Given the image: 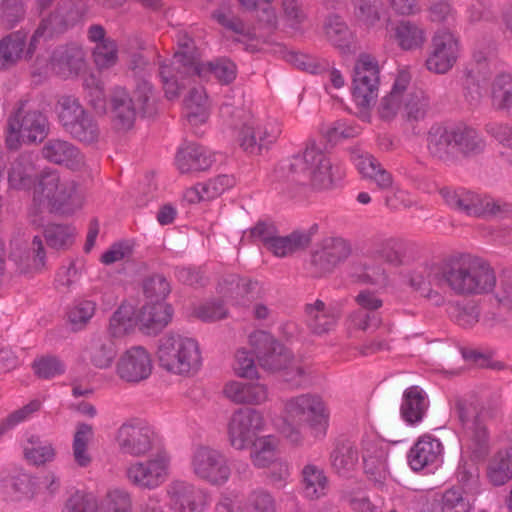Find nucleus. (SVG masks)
Returning <instances> with one entry per match:
<instances>
[{
  "label": "nucleus",
  "instance_id": "nucleus-2",
  "mask_svg": "<svg viewBox=\"0 0 512 512\" xmlns=\"http://www.w3.org/2000/svg\"><path fill=\"white\" fill-rule=\"evenodd\" d=\"M275 189L291 192L297 187L309 186L323 191L333 187L334 178L330 159L315 146L309 145L302 154L278 165L271 176Z\"/></svg>",
  "mask_w": 512,
  "mask_h": 512
},
{
  "label": "nucleus",
  "instance_id": "nucleus-34",
  "mask_svg": "<svg viewBox=\"0 0 512 512\" xmlns=\"http://www.w3.org/2000/svg\"><path fill=\"white\" fill-rule=\"evenodd\" d=\"M456 159L461 154L464 157H472L482 153L486 147L482 136L472 127L458 124L453 125Z\"/></svg>",
  "mask_w": 512,
  "mask_h": 512
},
{
  "label": "nucleus",
  "instance_id": "nucleus-8",
  "mask_svg": "<svg viewBox=\"0 0 512 512\" xmlns=\"http://www.w3.org/2000/svg\"><path fill=\"white\" fill-rule=\"evenodd\" d=\"M249 342L263 369L270 372L285 370V380L288 382L305 375L304 368L294 360L291 351L271 334L264 331L253 332L249 336Z\"/></svg>",
  "mask_w": 512,
  "mask_h": 512
},
{
  "label": "nucleus",
  "instance_id": "nucleus-20",
  "mask_svg": "<svg viewBox=\"0 0 512 512\" xmlns=\"http://www.w3.org/2000/svg\"><path fill=\"white\" fill-rule=\"evenodd\" d=\"M304 314L309 332L324 336L335 330L342 313L339 308L316 299L313 303L305 304Z\"/></svg>",
  "mask_w": 512,
  "mask_h": 512
},
{
  "label": "nucleus",
  "instance_id": "nucleus-42",
  "mask_svg": "<svg viewBox=\"0 0 512 512\" xmlns=\"http://www.w3.org/2000/svg\"><path fill=\"white\" fill-rule=\"evenodd\" d=\"M382 325L383 319L381 314L371 313L358 308L351 310L345 318V326L349 334L371 332Z\"/></svg>",
  "mask_w": 512,
  "mask_h": 512
},
{
  "label": "nucleus",
  "instance_id": "nucleus-64",
  "mask_svg": "<svg viewBox=\"0 0 512 512\" xmlns=\"http://www.w3.org/2000/svg\"><path fill=\"white\" fill-rule=\"evenodd\" d=\"M246 512H276V504L268 492L257 490L249 495Z\"/></svg>",
  "mask_w": 512,
  "mask_h": 512
},
{
  "label": "nucleus",
  "instance_id": "nucleus-38",
  "mask_svg": "<svg viewBox=\"0 0 512 512\" xmlns=\"http://www.w3.org/2000/svg\"><path fill=\"white\" fill-rule=\"evenodd\" d=\"M186 118L191 125H199L208 119V99L203 87H192L184 100Z\"/></svg>",
  "mask_w": 512,
  "mask_h": 512
},
{
  "label": "nucleus",
  "instance_id": "nucleus-40",
  "mask_svg": "<svg viewBox=\"0 0 512 512\" xmlns=\"http://www.w3.org/2000/svg\"><path fill=\"white\" fill-rule=\"evenodd\" d=\"M356 165L359 172L364 177L373 180L380 189L388 190L392 187V175L383 168L373 155H360Z\"/></svg>",
  "mask_w": 512,
  "mask_h": 512
},
{
  "label": "nucleus",
  "instance_id": "nucleus-54",
  "mask_svg": "<svg viewBox=\"0 0 512 512\" xmlns=\"http://www.w3.org/2000/svg\"><path fill=\"white\" fill-rule=\"evenodd\" d=\"M142 291L150 302H164L171 291V287L163 275L153 274L143 280Z\"/></svg>",
  "mask_w": 512,
  "mask_h": 512
},
{
  "label": "nucleus",
  "instance_id": "nucleus-32",
  "mask_svg": "<svg viewBox=\"0 0 512 512\" xmlns=\"http://www.w3.org/2000/svg\"><path fill=\"white\" fill-rule=\"evenodd\" d=\"M393 39L404 51L422 49L427 40L425 28L410 20H401L393 27Z\"/></svg>",
  "mask_w": 512,
  "mask_h": 512
},
{
  "label": "nucleus",
  "instance_id": "nucleus-48",
  "mask_svg": "<svg viewBox=\"0 0 512 512\" xmlns=\"http://www.w3.org/2000/svg\"><path fill=\"white\" fill-rule=\"evenodd\" d=\"M488 478L495 486L505 484L512 478V450L499 451L488 467Z\"/></svg>",
  "mask_w": 512,
  "mask_h": 512
},
{
  "label": "nucleus",
  "instance_id": "nucleus-28",
  "mask_svg": "<svg viewBox=\"0 0 512 512\" xmlns=\"http://www.w3.org/2000/svg\"><path fill=\"white\" fill-rule=\"evenodd\" d=\"M157 444V434L146 420L138 417L130 418V456H145Z\"/></svg>",
  "mask_w": 512,
  "mask_h": 512
},
{
  "label": "nucleus",
  "instance_id": "nucleus-46",
  "mask_svg": "<svg viewBox=\"0 0 512 512\" xmlns=\"http://www.w3.org/2000/svg\"><path fill=\"white\" fill-rule=\"evenodd\" d=\"M107 112L110 114L115 129H126L128 114V92L125 87H115L112 90Z\"/></svg>",
  "mask_w": 512,
  "mask_h": 512
},
{
  "label": "nucleus",
  "instance_id": "nucleus-9",
  "mask_svg": "<svg viewBox=\"0 0 512 512\" xmlns=\"http://www.w3.org/2000/svg\"><path fill=\"white\" fill-rule=\"evenodd\" d=\"M48 133L47 117L41 111L29 108L26 101H21L7 120L6 145L9 149L16 150L21 143L42 142Z\"/></svg>",
  "mask_w": 512,
  "mask_h": 512
},
{
  "label": "nucleus",
  "instance_id": "nucleus-41",
  "mask_svg": "<svg viewBox=\"0 0 512 512\" xmlns=\"http://www.w3.org/2000/svg\"><path fill=\"white\" fill-rule=\"evenodd\" d=\"M35 167L30 155L21 154L10 165L8 182L11 188L20 190L30 187Z\"/></svg>",
  "mask_w": 512,
  "mask_h": 512
},
{
  "label": "nucleus",
  "instance_id": "nucleus-4",
  "mask_svg": "<svg viewBox=\"0 0 512 512\" xmlns=\"http://www.w3.org/2000/svg\"><path fill=\"white\" fill-rule=\"evenodd\" d=\"M130 70L134 71L135 87L130 95V111L140 118H150L157 114V100L149 79L151 63L148 59L152 53L151 45L141 35H134L130 41Z\"/></svg>",
  "mask_w": 512,
  "mask_h": 512
},
{
  "label": "nucleus",
  "instance_id": "nucleus-60",
  "mask_svg": "<svg viewBox=\"0 0 512 512\" xmlns=\"http://www.w3.org/2000/svg\"><path fill=\"white\" fill-rule=\"evenodd\" d=\"M471 503L458 488L446 490L441 498V512H469Z\"/></svg>",
  "mask_w": 512,
  "mask_h": 512
},
{
  "label": "nucleus",
  "instance_id": "nucleus-56",
  "mask_svg": "<svg viewBox=\"0 0 512 512\" xmlns=\"http://www.w3.org/2000/svg\"><path fill=\"white\" fill-rule=\"evenodd\" d=\"M387 454L381 447L371 446L363 454L364 470L372 476L382 477L387 470Z\"/></svg>",
  "mask_w": 512,
  "mask_h": 512
},
{
  "label": "nucleus",
  "instance_id": "nucleus-30",
  "mask_svg": "<svg viewBox=\"0 0 512 512\" xmlns=\"http://www.w3.org/2000/svg\"><path fill=\"white\" fill-rule=\"evenodd\" d=\"M442 454V444L438 439L424 435L418 439L408 454L410 467L414 471L436 463Z\"/></svg>",
  "mask_w": 512,
  "mask_h": 512
},
{
  "label": "nucleus",
  "instance_id": "nucleus-43",
  "mask_svg": "<svg viewBox=\"0 0 512 512\" xmlns=\"http://www.w3.org/2000/svg\"><path fill=\"white\" fill-rule=\"evenodd\" d=\"M43 236L50 248L66 250L70 248L75 241L76 229L69 224L51 223L45 226Z\"/></svg>",
  "mask_w": 512,
  "mask_h": 512
},
{
  "label": "nucleus",
  "instance_id": "nucleus-55",
  "mask_svg": "<svg viewBox=\"0 0 512 512\" xmlns=\"http://www.w3.org/2000/svg\"><path fill=\"white\" fill-rule=\"evenodd\" d=\"M470 430V444L471 450L475 459H483L489 453V434L484 423L473 422V425L468 427Z\"/></svg>",
  "mask_w": 512,
  "mask_h": 512
},
{
  "label": "nucleus",
  "instance_id": "nucleus-37",
  "mask_svg": "<svg viewBox=\"0 0 512 512\" xmlns=\"http://www.w3.org/2000/svg\"><path fill=\"white\" fill-rule=\"evenodd\" d=\"M26 44V34L16 31L0 40V69L6 70L20 59Z\"/></svg>",
  "mask_w": 512,
  "mask_h": 512
},
{
  "label": "nucleus",
  "instance_id": "nucleus-33",
  "mask_svg": "<svg viewBox=\"0 0 512 512\" xmlns=\"http://www.w3.org/2000/svg\"><path fill=\"white\" fill-rule=\"evenodd\" d=\"M428 406L429 403L423 390L418 386H411L403 394L400 407L401 417L408 424L419 423L423 419Z\"/></svg>",
  "mask_w": 512,
  "mask_h": 512
},
{
  "label": "nucleus",
  "instance_id": "nucleus-10",
  "mask_svg": "<svg viewBox=\"0 0 512 512\" xmlns=\"http://www.w3.org/2000/svg\"><path fill=\"white\" fill-rule=\"evenodd\" d=\"M379 65L369 54H360L354 65L352 95L357 106L356 115L370 122L371 107L375 103L379 86Z\"/></svg>",
  "mask_w": 512,
  "mask_h": 512
},
{
  "label": "nucleus",
  "instance_id": "nucleus-23",
  "mask_svg": "<svg viewBox=\"0 0 512 512\" xmlns=\"http://www.w3.org/2000/svg\"><path fill=\"white\" fill-rule=\"evenodd\" d=\"M455 142L453 125L435 124L430 127L427 134V150L433 159L443 163L456 161Z\"/></svg>",
  "mask_w": 512,
  "mask_h": 512
},
{
  "label": "nucleus",
  "instance_id": "nucleus-44",
  "mask_svg": "<svg viewBox=\"0 0 512 512\" xmlns=\"http://www.w3.org/2000/svg\"><path fill=\"white\" fill-rule=\"evenodd\" d=\"M491 102L496 110L512 115V76L500 74L491 85Z\"/></svg>",
  "mask_w": 512,
  "mask_h": 512
},
{
  "label": "nucleus",
  "instance_id": "nucleus-39",
  "mask_svg": "<svg viewBox=\"0 0 512 512\" xmlns=\"http://www.w3.org/2000/svg\"><path fill=\"white\" fill-rule=\"evenodd\" d=\"M301 474L302 488L307 498L315 500L326 494L328 479L322 468L307 464L303 467Z\"/></svg>",
  "mask_w": 512,
  "mask_h": 512
},
{
  "label": "nucleus",
  "instance_id": "nucleus-5",
  "mask_svg": "<svg viewBox=\"0 0 512 512\" xmlns=\"http://www.w3.org/2000/svg\"><path fill=\"white\" fill-rule=\"evenodd\" d=\"M178 47L171 64L160 66V77L168 100L177 99L181 91L191 84L192 78L201 76L203 71L192 38L186 33H179Z\"/></svg>",
  "mask_w": 512,
  "mask_h": 512
},
{
  "label": "nucleus",
  "instance_id": "nucleus-25",
  "mask_svg": "<svg viewBox=\"0 0 512 512\" xmlns=\"http://www.w3.org/2000/svg\"><path fill=\"white\" fill-rule=\"evenodd\" d=\"M317 231L318 225L313 224L308 229L295 230L286 236L276 235L272 242H268L267 250L276 257L290 256L298 251L305 250Z\"/></svg>",
  "mask_w": 512,
  "mask_h": 512
},
{
  "label": "nucleus",
  "instance_id": "nucleus-16",
  "mask_svg": "<svg viewBox=\"0 0 512 512\" xmlns=\"http://www.w3.org/2000/svg\"><path fill=\"white\" fill-rule=\"evenodd\" d=\"M169 508L174 512H203L207 494L194 484L173 480L166 487Z\"/></svg>",
  "mask_w": 512,
  "mask_h": 512
},
{
  "label": "nucleus",
  "instance_id": "nucleus-17",
  "mask_svg": "<svg viewBox=\"0 0 512 512\" xmlns=\"http://www.w3.org/2000/svg\"><path fill=\"white\" fill-rule=\"evenodd\" d=\"M169 465V454L165 450H160L153 458L131 465L130 479L140 488H156L166 480Z\"/></svg>",
  "mask_w": 512,
  "mask_h": 512
},
{
  "label": "nucleus",
  "instance_id": "nucleus-1",
  "mask_svg": "<svg viewBox=\"0 0 512 512\" xmlns=\"http://www.w3.org/2000/svg\"><path fill=\"white\" fill-rule=\"evenodd\" d=\"M410 287L431 305L441 307L446 286L456 296L489 293L496 285L495 271L484 258L470 253L450 255L438 262H424L409 274Z\"/></svg>",
  "mask_w": 512,
  "mask_h": 512
},
{
  "label": "nucleus",
  "instance_id": "nucleus-62",
  "mask_svg": "<svg viewBox=\"0 0 512 512\" xmlns=\"http://www.w3.org/2000/svg\"><path fill=\"white\" fill-rule=\"evenodd\" d=\"M457 478L464 493H477L479 486V470L475 463L465 461L460 464L457 471Z\"/></svg>",
  "mask_w": 512,
  "mask_h": 512
},
{
  "label": "nucleus",
  "instance_id": "nucleus-7",
  "mask_svg": "<svg viewBox=\"0 0 512 512\" xmlns=\"http://www.w3.org/2000/svg\"><path fill=\"white\" fill-rule=\"evenodd\" d=\"M440 194L447 206L467 216L504 219L512 216V204L465 189L442 188Z\"/></svg>",
  "mask_w": 512,
  "mask_h": 512
},
{
  "label": "nucleus",
  "instance_id": "nucleus-15",
  "mask_svg": "<svg viewBox=\"0 0 512 512\" xmlns=\"http://www.w3.org/2000/svg\"><path fill=\"white\" fill-rule=\"evenodd\" d=\"M263 426L264 418L261 412L252 408L238 409L228 424L230 444L237 450L246 448Z\"/></svg>",
  "mask_w": 512,
  "mask_h": 512
},
{
  "label": "nucleus",
  "instance_id": "nucleus-26",
  "mask_svg": "<svg viewBox=\"0 0 512 512\" xmlns=\"http://www.w3.org/2000/svg\"><path fill=\"white\" fill-rule=\"evenodd\" d=\"M351 254L350 243L341 237H330L324 240L322 250L314 255L313 263L321 272H331L338 264Z\"/></svg>",
  "mask_w": 512,
  "mask_h": 512
},
{
  "label": "nucleus",
  "instance_id": "nucleus-19",
  "mask_svg": "<svg viewBox=\"0 0 512 512\" xmlns=\"http://www.w3.org/2000/svg\"><path fill=\"white\" fill-rule=\"evenodd\" d=\"M50 66L62 79L78 77L86 69L85 52L74 43L57 46L50 56Z\"/></svg>",
  "mask_w": 512,
  "mask_h": 512
},
{
  "label": "nucleus",
  "instance_id": "nucleus-12",
  "mask_svg": "<svg viewBox=\"0 0 512 512\" xmlns=\"http://www.w3.org/2000/svg\"><path fill=\"white\" fill-rule=\"evenodd\" d=\"M286 417L298 424H307L314 437H323L328 427L329 414L322 399L313 394H302L285 401Z\"/></svg>",
  "mask_w": 512,
  "mask_h": 512
},
{
  "label": "nucleus",
  "instance_id": "nucleus-13",
  "mask_svg": "<svg viewBox=\"0 0 512 512\" xmlns=\"http://www.w3.org/2000/svg\"><path fill=\"white\" fill-rule=\"evenodd\" d=\"M193 474L211 485H224L231 474L225 455L209 446H198L191 456Z\"/></svg>",
  "mask_w": 512,
  "mask_h": 512
},
{
  "label": "nucleus",
  "instance_id": "nucleus-51",
  "mask_svg": "<svg viewBox=\"0 0 512 512\" xmlns=\"http://www.w3.org/2000/svg\"><path fill=\"white\" fill-rule=\"evenodd\" d=\"M404 243L401 239L388 238L378 242L373 250V255L393 266L403 263Z\"/></svg>",
  "mask_w": 512,
  "mask_h": 512
},
{
  "label": "nucleus",
  "instance_id": "nucleus-24",
  "mask_svg": "<svg viewBox=\"0 0 512 512\" xmlns=\"http://www.w3.org/2000/svg\"><path fill=\"white\" fill-rule=\"evenodd\" d=\"M213 162V154L202 145L194 142L182 145L175 157L176 166L183 174L207 170Z\"/></svg>",
  "mask_w": 512,
  "mask_h": 512
},
{
  "label": "nucleus",
  "instance_id": "nucleus-29",
  "mask_svg": "<svg viewBox=\"0 0 512 512\" xmlns=\"http://www.w3.org/2000/svg\"><path fill=\"white\" fill-rule=\"evenodd\" d=\"M223 392L236 404L260 405L268 399V388L261 383L230 381L225 385Z\"/></svg>",
  "mask_w": 512,
  "mask_h": 512
},
{
  "label": "nucleus",
  "instance_id": "nucleus-31",
  "mask_svg": "<svg viewBox=\"0 0 512 512\" xmlns=\"http://www.w3.org/2000/svg\"><path fill=\"white\" fill-rule=\"evenodd\" d=\"M220 292L239 305L246 306L259 296L258 283L237 275H228L219 283Z\"/></svg>",
  "mask_w": 512,
  "mask_h": 512
},
{
  "label": "nucleus",
  "instance_id": "nucleus-18",
  "mask_svg": "<svg viewBox=\"0 0 512 512\" xmlns=\"http://www.w3.org/2000/svg\"><path fill=\"white\" fill-rule=\"evenodd\" d=\"M172 316L173 309L169 304L162 301L148 302L133 313L130 323L142 334L156 336L168 326Z\"/></svg>",
  "mask_w": 512,
  "mask_h": 512
},
{
  "label": "nucleus",
  "instance_id": "nucleus-6",
  "mask_svg": "<svg viewBox=\"0 0 512 512\" xmlns=\"http://www.w3.org/2000/svg\"><path fill=\"white\" fill-rule=\"evenodd\" d=\"M156 356L162 369L181 376L194 375L202 363L198 342L172 332L158 340Z\"/></svg>",
  "mask_w": 512,
  "mask_h": 512
},
{
  "label": "nucleus",
  "instance_id": "nucleus-47",
  "mask_svg": "<svg viewBox=\"0 0 512 512\" xmlns=\"http://www.w3.org/2000/svg\"><path fill=\"white\" fill-rule=\"evenodd\" d=\"M332 468L341 475L351 471L358 462V451L349 441L336 445L330 456Z\"/></svg>",
  "mask_w": 512,
  "mask_h": 512
},
{
  "label": "nucleus",
  "instance_id": "nucleus-45",
  "mask_svg": "<svg viewBox=\"0 0 512 512\" xmlns=\"http://www.w3.org/2000/svg\"><path fill=\"white\" fill-rule=\"evenodd\" d=\"M153 370L150 353L142 346L130 348V383H139L149 378Z\"/></svg>",
  "mask_w": 512,
  "mask_h": 512
},
{
  "label": "nucleus",
  "instance_id": "nucleus-61",
  "mask_svg": "<svg viewBox=\"0 0 512 512\" xmlns=\"http://www.w3.org/2000/svg\"><path fill=\"white\" fill-rule=\"evenodd\" d=\"M203 68L202 76L207 72H210L217 78L221 83L228 84L232 82L236 77V66L228 59H218L213 62H208L206 65H201Z\"/></svg>",
  "mask_w": 512,
  "mask_h": 512
},
{
  "label": "nucleus",
  "instance_id": "nucleus-35",
  "mask_svg": "<svg viewBox=\"0 0 512 512\" xmlns=\"http://www.w3.org/2000/svg\"><path fill=\"white\" fill-rule=\"evenodd\" d=\"M430 110L428 95L411 83L404 94L403 112L409 122H419L425 119Z\"/></svg>",
  "mask_w": 512,
  "mask_h": 512
},
{
  "label": "nucleus",
  "instance_id": "nucleus-52",
  "mask_svg": "<svg viewBox=\"0 0 512 512\" xmlns=\"http://www.w3.org/2000/svg\"><path fill=\"white\" fill-rule=\"evenodd\" d=\"M211 18L223 28L239 35H248L246 25L235 15L230 4L222 3L211 13Z\"/></svg>",
  "mask_w": 512,
  "mask_h": 512
},
{
  "label": "nucleus",
  "instance_id": "nucleus-49",
  "mask_svg": "<svg viewBox=\"0 0 512 512\" xmlns=\"http://www.w3.org/2000/svg\"><path fill=\"white\" fill-rule=\"evenodd\" d=\"M24 455L32 464L43 465L54 459L55 449L50 442L42 440L38 436H31L24 448Z\"/></svg>",
  "mask_w": 512,
  "mask_h": 512
},
{
  "label": "nucleus",
  "instance_id": "nucleus-63",
  "mask_svg": "<svg viewBox=\"0 0 512 512\" xmlns=\"http://www.w3.org/2000/svg\"><path fill=\"white\" fill-rule=\"evenodd\" d=\"M98 508L94 495L76 492L66 501L64 512H98Z\"/></svg>",
  "mask_w": 512,
  "mask_h": 512
},
{
  "label": "nucleus",
  "instance_id": "nucleus-53",
  "mask_svg": "<svg viewBox=\"0 0 512 512\" xmlns=\"http://www.w3.org/2000/svg\"><path fill=\"white\" fill-rule=\"evenodd\" d=\"M381 0H354V15L364 26L375 27L380 21Z\"/></svg>",
  "mask_w": 512,
  "mask_h": 512
},
{
  "label": "nucleus",
  "instance_id": "nucleus-14",
  "mask_svg": "<svg viewBox=\"0 0 512 512\" xmlns=\"http://www.w3.org/2000/svg\"><path fill=\"white\" fill-rule=\"evenodd\" d=\"M458 55L457 37L448 30H439L431 39L425 67L434 74H446L457 62Z\"/></svg>",
  "mask_w": 512,
  "mask_h": 512
},
{
  "label": "nucleus",
  "instance_id": "nucleus-50",
  "mask_svg": "<svg viewBox=\"0 0 512 512\" xmlns=\"http://www.w3.org/2000/svg\"><path fill=\"white\" fill-rule=\"evenodd\" d=\"M253 443L251 459L258 468H265L277 461L276 459V441L271 436L260 437Z\"/></svg>",
  "mask_w": 512,
  "mask_h": 512
},
{
  "label": "nucleus",
  "instance_id": "nucleus-58",
  "mask_svg": "<svg viewBox=\"0 0 512 512\" xmlns=\"http://www.w3.org/2000/svg\"><path fill=\"white\" fill-rule=\"evenodd\" d=\"M459 421L464 427H470L473 422H481L482 406L473 398H459L455 404Z\"/></svg>",
  "mask_w": 512,
  "mask_h": 512
},
{
  "label": "nucleus",
  "instance_id": "nucleus-59",
  "mask_svg": "<svg viewBox=\"0 0 512 512\" xmlns=\"http://www.w3.org/2000/svg\"><path fill=\"white\" fill-rule=\"evenodd\" d=\"M93 61L100 70L114 66L118 60V49L116 42L111 39L99 43L93 48Z\"/></svg>",
  "mask_w": 512,
  "mask_h": 512
},
{
  "label": "nucleus",
  "instance_id": "nucleus-21",
  "mask_svg": "<svg viewBox=\"0 0 512 512\" xmlns=\"http://www.w3.org/2000/svg\"><path fill=\"white\" fill-rule=\"evenodd\" d=\"M42 157L55 165H62L71 170L79 171L85 165L84 155L73 143L52 138L47 140L42 149Z\"/></svg>",
  "mask_w": 512,
  "mask_h": 512
},
{
  "label": "nucleus",
  "instance_id": "nucleus-57",
  "mask_svg": "<svg viewBox=\"0 0 512 512\" xmlns=\"http://www.w3.org/2000/svg\"><path fill=\"white\" fill-rule=\"evenodd\" d=\"M4 494L12 501H20L30 493V480L25 474L8 476L1 480Z\"/></svg>",
  "mask_w": 512,
  "mask_h": 512
},
{
  "label": "nucleus",
  "instance_id": "nucleus-36",
  "mask_svg": "<svg viewBox=\"0 0 512 512\" xmlns=\"http://www.w3.org/2000/svg\"><path fill=\"white\" fill-rule=\"evenodd\" d=\"M324 32L327 40L342 53L350 51L352 33L340 16L331 15L327 17L324 23Z\"/></svg>",
  "mask_w": 512,
  "mask_h": 512
},
{
  "label": "nucleus",
  "instance_id": "nucleus-11",
  "mask_svg": "<svg viewBox=\"0 0 512 512\" xmlns=\"http://www.w3.org/2000/svg\"><path fill=\"white\" fill-rule=\"evenodd\" d=\"M59 120L64 130L74 139L92 144L100 136L97 122L72 95H64L58 100Z\"/></svg>",
  "mask_w": 512,
  "mask_h": 512
},
{
  "label": "nucleus",
  "instance_id": "nucleus-3",
  "mask_svg": "<svg viewBox=\"0 0 512 512\" xmlns=\"http://www.w3.org/2000/svg\"><path fill=\"white\" fill-rule=\"evenodd\" d=\"M33 203L37 212L47 208L50 212L69 215L82 207V198L75 181L62 178L56 169L46 168L37 177Z\"/></svg>",
  "mask_w": 512,
  "mask_h": 512
},
{
  "label": "nucleus",
  "instance_id": "nucleus-22",
  "mask_svg": "<svg viewBox=\"0 0 512 512\" xmlns=\"http://www.w3.org/2000/svg\"><path fill=\"white\" fill-rule=\"evenodd\" d=\"M279 134L280 130L277 127H262L253 117H249L239 134L240 146L245 152L258 155L263 148L274 143Z\"/></svg>",
  "mask_w": 512,
  "mask_h": 512
},
{
  "label": "nucleus",
  "instance_id": "nucleus-27",
  "mask_svg": "<svg viewBox=\"0 0 512 512\" xmlns=\"http://www.w3.org/2000/svg\"><path fill=\"white\" fill-rule=\"evenodd\" d=\"M411 75L406 70L398 72L391 91L385 95L378 105V114L382 120L389 121L403 109L404 94L409 88Z\"/></svg>",
  "mask_w": 512,
  "mask_h": 512
}]
</instances>
